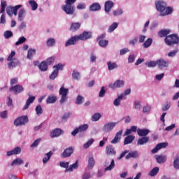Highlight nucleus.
Returning <instances> with one entry per match:
<instances>
[{
  "instance_id": "obj_1",
  "label": "nucleus",
  "mask_w": 179,
  "mask_h": 179,
  "mask_svg": "<svg viewBox=\"0 0 179 179\" xmlns=\"http://www.w3.org/2000/svg\"><path fill=\"white\" fill-rule=\"evenodd\" d=\"M89 38H92V32L85 31L80 35H76L74 36L71 37L68 41L65 43V47H69V45H75L78 41L80 40L81 41H86V40H89Z\"/></svg>"
},
{
  "instance_id": "obj_2",
  "label": "nucleus",
  "mask_w": 179,
  "mask_h": 179,
  "mask_svg": "<svg viewBox=\"0 0 179 179\" xmlns=\"http://www.w3.org/2000/svg\"><path fill=\"white\" fill-rule=\"evenodd\" d=\"M155 7L157 12H159L160 16H167L173 13V7L168 6L167 3L162 0L155 1Z\"/></svg>"
},
{
  "instance_id": "obj_3",
  "label": "nucleus",
  "mask_w": 179,
  "mask_h": 179,
  "mask_svg": "<svg viewBox=\"0 0 179 179\" xmlns=\"http://www.w3.org/2000/svg\"><path fill=\"white\" fill-rule=\"evenodd\" d=\"M69 93V90L65 88V87L62 86L59 89V94L61 96L60 103L64 104L68 100V94Z\"/></svg>"
},
{
  "instance_id": "obj_4",
  "label": "nucleus",
  "mask_w": 179,
  "mask_h": 179,
  "mask_svg": "<svg viewBox=\"0 0 179 179\" xmlns=\"http://www.w3.org/2000/svg\"><path fill=\"white\" fill-rule=\"evenodd\" d=\"M165 43L167 45H173V44H178L179 37L177 34L167 36L165 38Z\"/></svg>"
},
{
  "instance_id": "obj_5",
  "label": "nucleus",
  "mask_w": 179,
  "mask_h": 179,
  "mask_svg": "<svg viewBox=\"0 0 179 179\" xmlns=\"http://www.w3.org/2000/svg\"><path fill=\"white\" fill-rule=\"evenodd\" d=\"M20 8H22V5H17L15 6H8L6 8V13L7 15H8V16H13V15L15 16H17V10H19V9H20Z\"/></svg>"
},
{
  "instance_id": "obj_6",
  "label": "nucleus",
  "mask_w": 179,
  "mask_h": 179,
  "mask_svg": "<svg viewBox=\"0 0 179 179\" xmlns=\"http://www.w3.org/2000/svg\"><path fill=\"white\" fill-rule=\"evenodd\" d=\"M27 122H29L27 116H22L14 120V125L15 127H22V125H25Z\"/></svg>"
},
{
  "instance_id": "obj_7",
  "label": "nucleus",
  "mask_w": 179,
  "mask_h": 179,
  "mask_svg": "<svg viewBox=\"0 0 179 179\" xmlns=\"http://www.w3.org/2000/svg\"><path fill=\"white\" fill-rule=\"evenodd\" d=\"M89 129V124H84L82 125H80L78 127H76L72 132L71 135L73 136H75L76 135H78L79 132H85Z\"/></svg>"
},
{
  "instance_id": "obj_8",
  "label": "nucleus",
  "mask_w": 179,
  "mask_h": 179,
  "mask_svg": "<svg viewBox=\"0 0 179 179\" xmlns=\"http://www.w3.org/2000/svg\"><path fill=\"white\" fill-rule=\"evenodd\" d=\"M103 166L105 167V173L107 171H111V170H113V169L115 167V161H114V159H112L110 163V159H106L103 163Z\"/></svg>"
},
{
  "instance_id": "obj_9",
  "label": "nucleus",
  "mask_w": 179,
  "mask_h": 179,
  "mask_svg": "<svg viewBox=\"0 0 179 179\" xmlns=\"http://www.w3.org/2000/svg\"><path fill=\"white\" fill-rule=\"evenodd\" d=\"M62 9L66 15H73L75 13V6L73 5L66 3V5L62 6Z\"/></svg>"
},
{
  "instance_id": "obj_10",
  "label": "nucleus",
  "mask_w": 179,
  "mask_h": 179,
  "mask_svg": "<svg viewBox=\"0 0 179 179\" xmlns=\"http://www.w3.org/2000/svg\"><path fill=\"white\" fill-rule=\"evenodd\" d=\"M117 125V122H109L106 123L103 127H102V131L103 132H111L115 128Z\"/></svg>"
},
{
  "instance_id": "obj_11",
  "label": "nucleus",
  "mask_w": 179,
  "mask_h": 179,
  "mask_svg": "<svg viewBox=\"0 0 179 179\" xmlns=\"http://www.w3.org/2000/svg\"><path fill=\"white\" fill-rule=\"evenodd\" d=\"M20 153H22V148L17 146L7 151L6 156H8V157H10V156H17V155H20Z\"/></svg>"
},
{
  "instance_id": "obj_12",
  "label": "nucleus",
  "mask_w": 179,
  "mask_h": 179,
  "mask_svg": "<svg viewBox=\"0 0 179 179\" xmlns=\"http://www.w3.org/2000/svg\"><path fill=\"white\" fill-rule=\"evenodd\" d=\"M125 85V81L122 80H117L114 83L109 85L110 89H120L121 87H124Z\"/></svg>"
},
{
  "instance_id": "obj_13",
  "label": "nucleus",
  "mask_w": 179,
  "mask_h": 179,
  "mask_svg": "<svg viewBox=\"0 0 179 179\" xmlns=\"http://www.w3.org/2000/svg\"><path fill=\"white\" fill-rule=\"evenodd\" d=\"M157 65L159 69H164V68H169L170 62L164 60V59H159L157 60Z\"/></svg>"
},
{
  "instance_id": "obj_14",
  "label": "nucleus",
  "mask_w": 179,
  "mask_h": 179,
  "mask_svg": "<svg viewBox=\"0 0 179 179\" xmlns=\"http://www.w3.org/2000/svg\"><path fill=\"white\" fill-rule=\"evenodd\" d=\"M72 153H73V148L69 147L66 148L64 152L61 155V157L62 159H66V157H71L72 156Z\"/></svg>"
},
{
  "instance_id": "obj_15",
  "label": "nucleus",
  "mask_w": 179,
  "mask_h": 179,
  "mask_svg": "<svg viewBox=\"0 0 179 179\" xmlns=\"http://www.w3.org/2000/svg\"><path fill=\"white\" fill-rule=\"evenodd\" d=\"M113 8H114V2L111 1H107L105 2L104 10L106 13H107V15H108L111 12Z\"/></svg>"
},
{
  "instance_id": "obj_16",
  "label": "nucleus",
  "mask_w": 179,
  "mask_h": 179,
  "mask_svg": "<svg viewBox=\"0 0 179 179\" xmlns=\"http://www.w3.org/2000/svg\"><path fill=\"white\" fill-rule=\"evenodd\" d=\"M169 146L168 143H160L156 145L155 148L152 150V153H157L160 149H164V148H167Z\"/></svg>"
},
{
  "instance_id": "obj_17",
  "label": "nucleus",
  "mask_w": 179,
  "mask_h": 179,
  "mask_svg": "<svg viewBox=\"0 0 179 179\" xmlns=\"http://www.w3.org/2000/svg\"><path fill=\"white\" fill-rule=\"evenodd\" d=\"M64 134V131L61 129H55L50 131V138H58L60 135Z\"/></svg>"
},
{
  "instance_id": "obj_18",
  "label": "nucleus",
  "mask_w": 179,
  "mask_h": 179,
  "mask_svg": "<svg viewBox=\"0 0 179 179\" xmlns=\"http://www.w3.org/2000/svg\"><path fill=\"white\" fill-rule=\"evenodd\" d=\"M122 130H120L117 131L114 137V138L110 141V143H113L114 145L118 143L120 141H121V136H122Z\"/></svg>"
},
{
  "instance_id": "obj_19",
  "label": "nucleus",
  "mask_w": 179,
  "mask_h": 179,
  "mask_svg": "<svg viewBox=\"0 0 179 179\" xmlns=\"http://www.w3.org/2000/svg\"><path fill=\"white\" fill-rule=\"evenodd\" d=\"M8 62V66L9 69H13L14 68H16L17 65H19V59H14L13 60H7Z\"/></svg>"
},
{
  "instance_id": "obj_20",
  "label": "nucleus",
  "mask_w": 179,
  "mask_h": 179,
  "mask_svg": "<svg viewBox=\"0 0 179 179\" xmlns=\"http://www.w3.org/2000/svg\"><path fill=\"white\" fill-rule=\"evenodd\" d=\"M10 92H12V91L14 92V93L15 94H19V93H22V92H23V90H24L22 85H17L14 87H10Z\"/></svg>"
},
{
  "instance_id": "obj_21",
  "label": "nucleus",
  "mask_w": 179,
  "mask_h": 179,
  "mask_svg": "<svg viewBox=\"0 0 179 179\" xmlns=\"http://www.w3.org/2000/svg\"><path fill=\"white\" fill-rule=\"evenodd\" d=\"M106 155L108 156H115V155H117V152L113 148V145H108V146H106Z\"/></svg>"
},
{
  "instance_id": "obj_22",
  "label": "nucleus",
  "mask_w": 179,
  "mask_h": 179,
  "mask_svg": "<svg viewBox=\"0 0 179 179\" xmlns=\"http://www.w3.org/2000/svg\"><path fill=\"white\" fill-rule=\"evenodd\" d=\"M34 100H36V96H29V97L28 98V99L26 101V104L22 108V110L24 111V110H27V108H29V107H30V104H31L34 102Z\"/></svg>"
},
{
  "instance_id": "obj_23",
  "label": "nucleus",
  "mask_w": 179,
  "mask_h": 179,
  "mask_svg": "<svg viewBox=\"0 0 179 179\" xmlns=\"http://www.w3.org/2000/svg\"><path fill=\"white\" fill-rule=\"evenodd\" d=\"M155 159L157 161V163L159 164H162L163 163H166V161L167 160V157L165 155H155Z\"/></svg>"
},
{
  "instance_id": "obj_24",
  "label": "nucleus",
  "mask_w": 179,
  "mask_h": 179,
  "mask_svg": "<svg viewBox=\"0 0 179 179\" xmlns=\"http://www.w3.org/2000/svg\"><path fill=\"white\" fill-rule=\"evenodd\" d=\"M71 76L73 80L79 81L80 80V79H82V76L80 75V72H79L78 70H73L72 72Z\"/></svg>"
},
{
  "instance_id": "obj_25",
  "label": "nucleus",
  "mask_w": 179,
  "mask_h": 179,
  "mask_svg": "<svg viewBox=\"0 0 179 179\" xmlns=\"http://www.w3.org/2000/svg\"><path fill=\"white\" fill-rule=\"evenodd\" d=\"M150 131L148 129H138L137 130V134L138 136H146L149 135Z\"/></svg>"
},
{
  "instance_id": "obj_26",
  "label": "nucleus",
  "mask_w": 179,
  "mask_h": 179,
  "mask_svg": "<svg viewBox=\"0 0 179 179\" xmlns=\"http://www.w3.org/2000/svg\"><path fill=\"white\" fill-rule=\"evenodd\" d=\"M124 99V94H121L120 95L117 96V98L115 99L113 101V105L115 107H120L121 105V100Z\"/></svg>"
},
{
  "instance_id": "obj_27",
  "label": "nucleus",
  "mask_w": 179,
  "mask_h": 179,
  "mask_svg": "<svg viewBox=\"0 0 179 179\" xmlns=\"http://www.w3.org/2000/svg\"><path fill=\"white\" fill-rule=\"evenodd\" d=\"M78 167H79V164H78V161L77 160L76 163L70 165L69 169L65 170V173H68V171L71 173L73 171V170H76Z\"/></svg>"
},
{
  "instance_id": "obj_28",
  "label": "nucleus",
  "mask_w": 179,
  "mask_h": 179,
  "mask_svg": "<svg viewBox=\"0 0 179 179\" xmlns=\"http://www.w3.org/2000/svg\"><path fill=\"white\" fill-rule=\"evenodd\" d=\"M23 163H24V161L23 160V159H22L20 157H17L12 162L11 166L13 167L15 166H20V165L23 164Z\"/></svg>"
},
{
  "instance_id": "obj_29",
  "label": "nucleus",
  "mask_w": 179,
  "mask_h": 179,
  "mask_svg": "<svg viewBox=\"0 0 179 179\" xmlns=\"http://www.w3.org/2000/svg\"><path fill=\"white\" fill-rule=\"evenodd\" d=\"M52 156V151H50L49 152L46 153L43 158V164H47L48 162H50V159H51V157Z\"/></svg>"
},
{
  "instance_id": "obj_30",
  "label": "nucleus",
  "mask_w": 179,
  "mask_h": 179,
  "mask_svg": "<svg viewBox=\"0 0 179 179\" xmlns=\"http://www.w3.org/2000/svg\"><path fill=\"white\" fill-rule=\"evenodd\" d=\"M139 156V152H138L137 150L133 151L131 152H129L127 155H126L125 158L127 160H129V159L133 158L136 159Z\"/></svg>"
},
{
  "instance_id": "obj_31",
  "label": "nucleus",
  "mask_w": 179,
  "mask_h": 179,
  "mask_svg": "<svg viewBox=\"0 0 179 179\" xmlns=\"http://www.w3.org/2000/svg\"><path fill=\"white\" fill-rule=\"evenodd\" d=\"M36 55V49L29 48L27 52V59H33V57Z\"/></svg>"
},
{
  "instance_id": "obj_32",
  "label": "nucleus",
  "mask_w": 179,
  "mask_h": 179,
  "mask_svg": "<svg viewBox=\"0 0 179 179\" xmlns=\"http://www.w3.org/2000/svg\"><path fill=\"white\" fill-rule=\"evenodd\" d=\"M107 66L108 71H114V69H117V68H118V64L114 62H108Z\"/></svg>"
},
{
  "instance_id": "obj_33",
  "label": "nucleus",
  "mask_w": 179,
  "mask_h": 179,
  "mask_svg": "<svg viewBox=\"0 0 179 179\" xmlns=\"http://www.w3.org/2000/svg\"><path fill=\"white\" fill-rule=\"evenodd\" d=\"M80 29V23L79 22H73L70 27V31H76Z\"/></svg>"
},
{
  "instance_id": "obj_34",
  "label": "nucleus",
  "mask_w": 179,
  "mask_h": 179,
  "mask_svg": "<svg viewBox=\"0 0 179 179\" xmlns=\"http://www.w3.org/2000/svg\"><path fill=\"white\" fill-rule=\"evenodd\" d=\"M135 140L134 136L127 135V136L124 138V145H129V143H132Z\"/></svg>"
},
{
  "instance_id": "obj_35",
  "label": "nucleus",
  "mask_w": 179,
  "mask_h": 179,
  "mask_svg": "<svg viewBox=\"0 0 179 179\" xmlns=\"http://www.w3.org/2000/svg\"><path fill=\"white\" fill-rule=\"evenodd\" d=\"M149 142V137H143L138 140L137 145L141 146L142 145H146Z\"/></svg>"
},
{
  "instance_id": "obj_36",
  "label": "nucleus",
  "mask_w": 179,
  "mask_h": 179,
  "mask_svg": "<svg viewBox=\"0 0 179 179\" xmlns=\"http://www.w3.org/2000/svg\"><path fill=\"white\" fill-rule=\"evenodd\" d=\"M24 16H26V10L24 8H21L18 13L19 22H22L24 19Z\"/></svg>"
},
{
  "instance_id": "obj_37",
  "label": "nucleus",
  "mask_w": 179,
  "mask_h": 179,
  "mask_svg": "<svg viewBox=\"0 0 179 179\" xmlns=\"http://www.w3.org/2000/svg\"><path fill=\"white\" fill-rule=\"evenodd\" d=\"M138 131V127L131 126L130 129H127L124 134V136H127L128 135H131V132H136Z\"/></svg>"
},
{
  "instance_id": "obj_38",
  "label": "nucleus",
  "mask_w": 179,
  "mask_h": 179,
  "mask_svg": "<svg viewBox=\"0 0 179 179\" xmlns=\"http://www.w3.org/2000/svg\"><path fill=\"white\" fill-rule=\"evenodd\" d=\"M100 9H101V6L99 3H94L90 6V10L92 12H96L97 10H100Z\"/></svg>"
},
{
  "instance_id": "obj_39",
  "label": "nucleus",
  "mask_w": 179,
  "mask_h": 179,
  "mask_svg": "<svg viewBox=\"0 0 179 179\" xmlns=\"http://www.w3.org/2000/svg\"><path fill=\"white\" fill-rule=\"evenodd\" d=\"M119 24H120L118 22L112 23L108 29V33H113V31H114V30H115V29H117V27H118Z\"/></svg>"
},
{
  "instance_id": "obj_40",
  "label": "nucleus",
  "mask_w": 179,
  "mask_h": 179,
  "mask_svg": "<svg viewBox=\"0 0 179 179\" xmlns=\"http://www.w3.org/2000/svg\"><path fill=\"white\" fill-rule=\"evenodd\" d=\"M167 34H170V30L169 29H162L158 32V36L161 38L163 37H166Z\"/></svg>"
},
{
  "instance_id": "obj_41",
  "label": "nucleus",
  "mask_w": 179,
  "mask_h": 179,
  "mask_svg": "<svg viewBox=\"0 0 179 179\" xmlns=\"http://www.w3.org/2000/svg\"><path fill=\"white\" fill-rule=\"evenodd\" d=\"M55 43H57L55 38H50L47 40L46 45L48 47H54V45H55Z\"/></svg>"
},
{
  "instance_id": "obj_42",
  "label": "nucleus",
  "mask_w": 179,
  "mask_h": 179,
  "mask_svg": "<svg viewBox=\"0 0 179 179\" xmlns=\"http://www.w3.org/2000/svg\"><path fill=\"white\" fill-rule=\"evenodd\" d=\"M38 66L39 69H41L43 72L48 69V64H47V62H42Z\"/></svg>"
},
{
  "instance_id": "obj_43",
  "label": "nucleus",
  "mask_w": 179,
  "mask_h": 179,
  "mask_svg": "<svg viewBox=\"0 0 179 179\" xmlns=\"http://www.w3.org/2000/svg\"><path fill=\"white\" fill-rule=\"evenodd\" d=\"M94 158H93V157H89L88 158V169H90V170H92V169H93V167H94Z\"/></svg>"
},
{
  "instance_id": "obj_44",
  "label": "nucleus",
  "mask_w": 179,
  "mask_h": 179,
  "mask_svg": "<svg viewBox=\"0 0 179 179\" xmlns=\"http://www.w3.org/2000/svg\"><path fill=\"white\" fill-rule=\"evenodd\" d=\"M173 103H171V101H166L163 106H162V111H169L170 110V108Z\"/></svg>"
},
{
  "instance_id": "obj_45",
  "label": "nucleus",
  "mask_w": 179,
  "mask_h": 179,
  "mask_svg": "<svg viewBox=\"0 0 179 179\" xmlns=\"http://www.w3.org/2000/svg\"><path fill=\"white\" fill-rule=\"evenodd\" d=\"M152 43H153V39L152 38H148L143 43L144 48H149L150 45H152Z\"/></svg>"
},
{
  "instance_id": "obj_46",
  "label": "nucleus",
  "mask_w": 179,
  "mask_h": 179,
  "mask_svg": "<svg viewBox=\"0 0 179 179\" xmlns=\"http://www.w3.org/2000/svg\"><path fill=\"white\" fill-rule=\"evenodd\" d=\"M57 101V96L54 95H50L48 97L47 103L48 104H52Z\"/></svg>"
},
{
  "instance_id": "obj_47",
  "label": "nucleus",
  "mask_w": 179,
  "mask_h": 179,
  "mask_svg": "<svg viewBox=\"0 0 179 179\" xmlns=\"http://www.w3.org/2000/svg\"><path fill=\"white\" fill-rule=\"evenodd\" d=\"M64 66H65V65H64L63 64L59 63L53 66V69L55 71H57L59 73V71L64 70Z\"/></svg>"
},
{
  "instance_id": "obj_48",
  "label": "nucleus",
  "mask_w": 179,
  "mask_h": 179,
  "mask_svg": "<svg viewBox=\"0 0 179 179\" xmlns=\"http://www.w3.org/2000/svg\"><path fill=\"white\" fill-rule=\"evenodd\" d=\"M93 143H94V140L93 138H90L83 145L84 149H89V148L93 145Z\"/></svg>"
},
{
  "instance_id": "obj_49",
  "label": "nucleus",
  "mask_w": 179,
  "mask_h": 179,
  "mask_svg": "<svg viewBox=\"0 0 179 179\" xmlns=\"http://www.w3.org/2000/svg\"><path fill=\"white\" fill-rule=\"evenodd\" d=\"M100 118H101V114L96 113L92 115V121L93 122H96L99 121V120H100Z\"/></svg>"
},
{
  "instance_id": "obj_50",
  "label": "nucleus",
  "mask_w": 179,
  "mask_h": 179,
  "mask_svg": "<svg viewBox=\"0 0 179 179\" xmlns=\"http://www.w3.org/2000/svg\"><path fill=\"white\" fill-rule=\"evenodd\" d=\"M83 101H85V97L80 96V95H78L76 99V104H78V105H80V104H83Z\"/></svg>"
},
{
  "instance_id": "obj_51",
  "label": "nucleus",
  "mask_w": 179,
  "mask_h": 179,
  "mask_svg": "<svg viewBox=\"0 0 179 179\" xmlns=\"http://www.w3.org/2000/svg\"><path fill=\"white\" fill-rule=\"evenodd\" d=\"M99 42V45H100V47H102V48H106V47H107L108 44V41L107 40H104V39H101L99 41H98Z\"/></svg>"
},
{
  "instance_id": "obj_52",
  "label": "nucleus",
  "mask_w": 179,
  "mask_h": 179,
  "mask_svg": "<svg viewBox=\"0 0 179 179\" xmlns=\"http://www.w3.org/2000/svg\"><path fill=\"white\" fill-rule=\"evenodd\" d=\"M6 1L1 0V9H0V13H5V9L6 8Z\"/></svg>"
},
{
  "instance_id": "obj_53",
  "label": "nucleus",
  "mask_w": 179,
  "mask_h": 179,
  "mask_svg": "<svg viewBox=\"0 0 179 179\" xmlns=\"http://www.w3.org/2000/svg\"><path fill=\"white\" fill-rule=\"evenodd\" d=\"M159 173V167H155L149 172L150 177H155Z\"/></svg>"
},
{
  "instance_id": "obj_54",
  "label": "nucleus",
  "mask_w": 179,
  "mask_h": 179,
  "mask_svg": "<svg viewBox=\"0 0 179 179\" xmlns=\"http://www.w3.org/2000/svg\"><path fill=\"white\" fill-rule=\"evenodd\" d=\"M151 110H152V106H150V105H145L143 107V114H149Z\"/></svg>"
},
{
  "instance_id": "obj_55",
  "label": "nucleus",
  "mask_w": 179,
  "mask_h": 179,
  "mask_svg": "<svg viewBox=\"0 0 179 179\" xmlns=\"http://www.w3.org/2000/svg\"><path fill=\"white\" fill-rule=\"evenodd\" d=\"M27 38L24 36H21L18 38L17 41L15 42V45H20V44H23V43H26Z\"/></svg>"
},
{
  "instance_id": "obj_56",
  "label": "nucleus",
  "mask_w": 179,
  "mask_h": 179,
  "mask_svg": "<svg viewBox=\"0 0 179 179\" xmlns=\"http://www.w3.org/2000/svg\"><path fill=\"white\" fill-rule=\"evenodd\" d=\"M146 66H148V68H155L156 65H157V61H150L147 62L145 63Z\"/></svg>"
},
{
  "instance_id": "obj_57",
  "label": "nucleus",
  "mask_w": 179,
  "mask_h": 179,
  "mask_svg": "<svg viewBox=\"0 0 179 179\" xmlns=\"http://www.w3.org/2000/svg\"><path fill=\"white\" fill-rule=\"evenodd\" d=\"M29 5L31 6V9L33 10H36L37 8H38V5L37 4V2H36V1L34 0L29 1Z\"/></svg>"
},
{
  "instance_id": "obj_58",
  "label": "nucleus",
  "mask_w": 179,
  "mask_h": 179,
  "mask_svg": "<svg viewBox=\"0 0 179 179\" xmlns=\"http://www.w3.org/2000/svg\"><path fill=\"white\" fill-rule=\"evenodd\" d=\"M114 16H121L124 13V10L122 8H117L113 11Z\"/></svg>"
},
{
  "instance_id": "obj_59",
  "label": "nucleus",
  "mask_w": 179,
  "mask_h": 179,
  "mask_svg": "<svg viewBox=\"0 0 179 179\" xmlns=\"http://www.w3.org/2000/svg\"><path fill=\"white\" fill-rule=\"evenodd\" d=\"M178 52V49L171 50L169 52H168L167 56L169 58H174V57H176V55H177Z\"/></svg>"
},
{
  "instance_id": "obj_60",
  "label": "nucleus",
  "mask_w": 179,
  "mask_h": 179,
  "mask_svg": "<svg viewBox=\"0 0 179 179\" xmlns=\"http://www.w3.org/2000/svg\"><path fill=\"white\" fill-rule=\"evenodd\" d=\"M173 167L176 170H179V157H177L174 159Z\"/></svg>"
},
{
  "instance_id": "obj_61",
  "label": "nucleus",
  "mask_w": 179,
  "mask_h": 179,
  "mask_svg": "<svg viewBox=\"0 0 179 179\" xmlns=\"http://www.w3.org/2000/svg\"><path fill=\"white\" fill-rule=\"evenodd\" d=\"M35 111L36 115H41V114H43V108H41V106L38 105L35 108Z\"/></svg>"
},
{
  "instance_id": "obj_62",
  "label": "nucleus",
  "mask_w": 179,
  "mask_h": 179,
  "mask_svg": "<svg viewBox=\"0 0 179 179\" xmlns=\"http://www.w3.org/2000/svg\"><path fill=\"white\" fill-rule=\"evenodd\" d=\"M58 71L57 70H54L50 76V79L51 80H54L55 79V78H57V76H58Z\"/></svg>"
},
{
  "instance_id": "obj_63",
  "label": "nucleus",
  "mask_w": 179,
  "mask_h": 179,
  "mask_svg": "<svg viewBox=\"0 0 179 179\" xmlns=\"http://www.w3.org/2000/svg\"><path fill=\"white\" fill-rule=\"evenodd\" d=\"M3 36L5 38H10V37L13 36V33L11 31H4Z\"/></svg>"
},
{
  "instance_id": "obj_64",
  "label": "nucleus",
  "mask_w": 179,
  "mask_h": 179,
  "mask_svg": "<svg viewBox=\"0 0 179 179\" xmlns=\"http://www.w3.org/2000/svg\"><path fill=\"white\" fill-rule=\"evenodd\" d=\"M0 117L3 120H6V118H8V110H3L0 112Z\"/></svg>"
}]
</instances>
